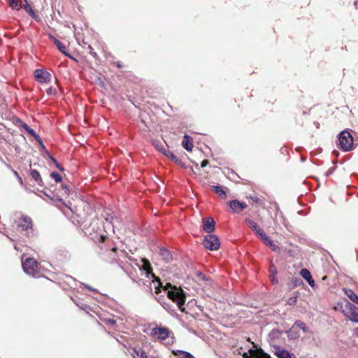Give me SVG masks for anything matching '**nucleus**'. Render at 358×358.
Returning a JSON list of instances; mask_svg holds the SVG:
<instances>
[{"mask_svg":"<svg viewBox=\"0 0 358 358\" xmlns=\"http://www.w3.org/2000/svg\"><path fill=\"white\" fill-rule=\"evenodd\" d=\"M173 290H169L167 293L169 299H171L173 302L176 303L180 311H185L184 304L185 303L186 296L184 291L176 286H173Z\"/></svg>","mask_w":358,"mask_h":358,"instance_id":"nucleus-1","label":"nucleus"},{"mask_svg":"<svg viewBox=\"0 0 358 358\" xmlns=\"http://www.w3.org/2000/svg\"><path fill=\"white\" fill-rule=\"evenodd\" d=\"M22 266L24 271L32 277H39V263L32 257L22 259Z\"/></svg>","mask_w":358,"mask_h":358,"instance_id":"nucleus-2","label":"nucleus"},{"mask_svg":"<svg viewBox=\"0 0 358 358\" xmlns=\"http://www.w3.org/2000/svg\"><path fill=\"white\" fill-rule=\"evenodd\" d=\"M17 228L20 232L29 236L33 232V221L31 218L27 215H22L19 220Z\"/></svg>","mask_w":358,"mask_h":358,"instance_id":"nucleus-3","label":"nucleus"},{"mask_svg":"<svg viewBox=\"0 0 358 358\" xmlns=\"http://www.w3.org/2000/svg\"><path fill=\"white\" fill-rule=\"evenodd\" d=\"M339 145L343 151H350L353 147V138L348 131H343L339 134Z\"/></svg>","mask_w":358,"mask_h":358,"instance_id":"nucleus-4","label":"nucleus"},{"mask_svg":"<svg viewBox=\"0 0 358 358\" xmlns=\"http://www.w3.org/2000/svg\"><path fill=\"white\" fill-rule=\"evenodd\" d=\"M203 245L209 250H217L220 248V243L218 237L214 234H207L204 236Z\"/></svg>","mask_w":358,"mask_h":358,"instance_id":"nucleus-5","label":"nucleus"},{"mask_svg":"<svg viewBox=\"0 0 358 358\" xmlns=\"http://www.w3.org/2000/svg\"><path fill=\"white\" fill-rule=\"evenodd\" d=\"M343 312L349 320L355 322H358V308L355 305L348 302L345 305Z\"/></svg>","mask_w":358,"mask_h":358,"instance_id":"nucleus-6","label":"nucleus"},{"mask_svg":"<svg viewBox=\"0 0 358 358\" xmlns=\"http://www.w3.org/2000/svg\"><path fill=\"white\" fill-rule=\"evenodd\" d=\"M230 211L233 213H240L248 207L245 202H241L238 199H234L227 203Z\"/></svg>","mask_w":358,"mask_h":358,"instance_id":"nucleus-7","label":"nucleus"},{"mask_svg":"<svg viewBox=\"0 0 358 358\" xmlns=\"http://www.w3.org/2000/svg\"><path fill=\"white\" fill-rule=\"evenodd\" d=\"M34 76L36 80L41 83H50L51 80V74L44 69H36Z\"/></svg>","mask_w":358,"mask_h":358,"instance_id":"nucleus-8","label":"nucleus"},{"mask_svg":"<svg viewBox=\"0 0 358 358\" xmlns=\"http://www.w3.org/2000/svg\"><path fill=\"white\" fill-rule=\"evenodd\" d=\"M170 331L166 327H155L151 331V336H155L159 340L164 341L169 336Z\"/></svg>","mask_w":358,"mask_h":358,"instance_id":"nucleus-9","label":"nucleus"},{"mask_svg":"<svg viewBox=\"0 0 358 358\" xmlns=\"http://www.w3.org/2000/svg\"><path fill=\"white\" fill-rule=\"evenodd\" d=\"M245 222L259 238L264 234V230L253 220L246 217Z\"/></svg>","mask_w":358,"mask_h":358,"instance_id":"nucleus-10","label":"nucleus"},{"mask_svg":"<svg viewBox=\"0 0 358 358\" xmlns=\"http://www.w3.org/2000/svg\"><path fill=\"white\" fill-rule=\"evenodd\" d=\"M203 229L208 234L212 233L215 230V222L211 217L203 218Z\"/></svg>","mask_w":358,"mask_h":358,"instance_id":"nucleus-11","label":"nucleus"},{"mask_svg":"<svg viewBox=\"0 0 358 358\" xmlns=\"http://www.w3.org/2000/svg\"><path fill=\"white\" fill-rule=\"evenodd\" d=\"M259 238L274 252H280V248L264 233Z\"/></svg>","mask_w":358,"mask_h":358,"instance_id":"nucleus-12","label":"nucleus"},{"mask_svg":"<svg viewBox=\"0 0 358 358\" xmlns=\"http://www.w3.org/2000/svg\"><path fill=\"white\" fill-rule=\"evenodd\" d=\"M182 145L186 150L192 151L194 146L192 138L188 135H185L182 141Z\"/></svg>","mask_w":358,"mask_h":358,"instance_id":"nucleus-13","label":"nucleus"},{"mask_svg":"<svg viewBox=\"0 0 358 358\" xmlns=\"http://www.w3.org/2000/svg\"><path fill=\"white\" fill-rule=\"evenodd\" d=\"M163 154L171 159L176 164L180 165L181 166H184L182 162L169 149H164Z\"/></svg>","mask_w":358,"mask_h":358,"instance_id":"nucleus-14","label":"nucleus"},{"mask_svg":"<svg viewBox=\"0 0 358 358\" xmlns=\"http://www.w3.org/2000/svg\"><path fill=\"white\" fill-rule=\"evenodd\" d=\"M141 261L143 262L141 269L145 271L146 272L147 275L152 274V275L154 276L157 279V278L155 276L154 273H152V268L150 261L145 258H143L141 259Z\"/></svg>","mask_w":358,"mask_h":358,"instance_id":"nucleus-15","label":"nucleus"},{"mask_svg":"<svg viewBox=\"0 0 358 358\" xmlns=\"http://www.w3.org/2000/svg\"><path fill=\"white\" fill-rule=\"evenodd\" d=\"M52 38H53V41H54L55 44L56 45V46L57 47L59 50L64 55H66L70 58H72V56L70 54H69L68 52L66 51V48L65 45H64L61 41L57 40L56 38L52 37Z\"/></svg>","mask_w":358,"mask_h":358,"instance_id":"nucleus-16","label":"nucleus"},{"mask_svg":"<svg viewBox=\"0 0 358 358\" xmlns=\"http://www.w3.org/2000/svg\"><path fill=\"white\" fill-rule=\"evenodd\" d=\"M343 292L349 299L356 304H358V296L350 289L343 288Z\"/></svg>","mask_w":358,"mask_h":358,"instance_id":"nucleus-17","label":"nucleus"},{"mask_svg":"<svg viewBox=\"0 0 358 358\" xmlns=\"http://www.w3.org/2000/svg\"><path fill=\"white\" fill-rule=\"evenodd\" d=\"M211 189L215 194H218L222 199L227 198V193L222 186L213 185L211 186Z\"/></svg>","mask_w":358,"mask_h":358,"instance_id":"nucleus-18","label":"nucleus"},{"mask_svg":"<svg viewBox=\"0 0 358 358\" xmlns=\"http://www.w3.org/2000/svg\"><path fill=\"white\" fill-rule=\"evenodd\" d=\"M159 255L165 262H169L172 259V256L170 252L164 248H162L159 250Z\"/></svg>","mask_w":358,"mask_h":358,"instance_id":"nucleus-19","label":"nucleus"},{"mask_svg":"<svg viewBox=\"0 0 358 358\" xmlns=\"http://www.w3.org/2000/svg\"><path fill=\"white\" fill-rule=\"evenodd\" d=\"M249 198L253 203H257L259 206L263 207V208L264 207L265 199L263 196H258L257 195L254 194V195L250 196Z\"/></svg>","mask_w":358,"mask_h":358,"instance_id":"nucleus-20","label":"nucleus"},{"mask_svg":"<svg viewBox=\"0 0 358 358\" xmlns=\"http://www.w3.org/2000/svg\"><path fill=\"white\" fill-rule=\"evenodd\" d=\"M131 355H132L133 358H147L146 353L141 348L134 349Z\"/></svg>","mask_w":358,"mask_h":358,"instance_id":"nucleus-21","label":"nucleus"},{"mask_svg":"<svg viewBox=\"0 0 358 358\" xmlns=\"http://www.w3.org/2000/svg\"><path fill=\"white\" fill-rule=\"evenodd\" d=\"M173 353L178 356L179 358H195L192 355H191L189 352L182 351V350H177L173 351Z\"/></svg>","mask_w":358,"mask_h":358,"instance_id":"nucleus-22","label":"nucleus"},{"mask_svg":"<svg viewBox=\"0 0 358 358\" xmlns=\"http://www.w3.org/2000/svg\"><path fill=\"white\" fill-rule=\"evenodd\" d=\"M30 176L38 185H41L42 182V178H41V175L38 171L34 169L31 170Z\"/></svg>","mask_w":358,"mask_h":358,"instance_id":"nucleus-23","label":"nucleus"},{"mask_svg":"<svg viewBox=\"0 0 358 358\" xmlns=\"http://www.w3.org/2000/svg\"><path fill=\"white\" fill-rule=\"evenodd\" d=\"M9 6L12 9L20 10L22 8L20 0H9Z\"/></svg>","mask_w":358,"mask_h":358,"instance_id":"nucleus-24","label":"nucleus"},{"mask_svg":"<svg viewBox=\"0 0 358 358\" xmlns=\"http://www.w3.org/2000/svg\"><path fill=\"white\" fill-rule=\"evenodd\" d=\"M301 276L307 281L312 277L310 272L306 268H302L300 272Z\"/></svg>","mask_w":358,"mask_h":358,"instance_id":"nucleus-25","label":"nucleus"},{"mask_svg":"<svg viewBox=\"0 0 358 358\" xmlns=\"http://www.w3.org/2000/svg\"><path fill=\"white\" fill-rule=\"evenodd\" d=\"M279 358H291V355L285 350H280L277 352Z\"/></svg>","mask_w":358,"mask_h":358,"instance_id":"nucleus-26","label":"nucleus"},{"mask_svg":"<svg viewBox=\"0 0 358 358\" xmlns=\"http://www.w3.org/2000/svg\"><path fill=\"white\" fill-rule=\"evenodd\" d=\"M297 294H294V296H291L287 299V303L291 306L295 305L297 301Z\"/></svg>","mask_w":358,"mask_h":358,"instance_id":"nucleus-27","label":"nucleus"},{"mask_svg":"<svg viewBox=\"0 0 358 358\" xmlns=\"http://www.w3.org/2000/svg\"><path fill=\"white\" fill-rule=\"evenodd\" d=\"M294 325L301 328V329H303V331H306V324L304 322H303L301 320H297L294 323Z\"/></svg>","mask_w":358,"mask_h":358,"instance_id":"nucleus-28","label":"nucleus"},{"mask_svg":"<svg viewBox=\"0 0 358 358\" xmlns=\"http://www.w3.org/2000/svg\"><path fill=\"white\" fill-rule=\"evenodd\" d=\"M292 282L295 287L300 286L303 284V280L300 278H294Z\"/></svg>","mask_w":358,"mask_h":358,"instance_id":"nucleus-29","label":"nucleus"},{"mask_svg":"<svg viewBox=\"0 0 358 358\" xmlns=\"http://www.w3.org/2000/svg\"><path fill=\"white\" fill-rule=\"evenodd\" d=\"M23 128L31 136H36V132L34 129H31L27 124L23 125Z\"/></svg>","mask_w":358,"mask_h":358,"instance_id":"nucleus-30","label":"nucleus"},{"mask_svg":"<svg viewBox=\"0 0 358 358\" xmlns=\"http://www.w3.org/2000/svg\"><path fill=\"white\" fill-rule=\"evenodd\" d=\"M51 177L54 178L57 182H59L62 181V176L58 173L52 172L51 173Z\"/></svg>","mask_w":358,"mask_h":358,"instance_id":"nucleus-31","label":"nucleus"},{"mask_svg":"<svg viewBox=\"0 0 358 358\" xmlns=\"http://www.w3.org/2000/svg\"><path fill=\"white\" fill-rule=\"evenodd\" d=\"M269 273H270V275H276L277 268L273 264H271L270 265Z\"/></svg>","mask_w":358,"mask_h":358,"instance_id":"nucleus-32","label":"nucleus"},{"mask_svg":"<svg viewBox=\"0 0 358 358\" xmlns=\"http://www.w3.org/2000/svg\"><path fill=\"white\" fill-rule=\"evenodd\" d=\"M87 48L89 49V53L92 56H93L94 58H96L97 57V54L94 51V48L91 45H88Z\"/></svg>","mask_w":358,"mask_h":358,"instance_id":"nucleus-33","label":"nucleus"},{"mask_svg":"<svg viewBox=\"0 0 358 358\" xmlns=\"http://www.w3.org/2000/svg\"><path fill=\"white\" fill-rule=\"evenodd\" d=\"M108 239V237L106 235H101L98 238V242L103 243H105Z\"/></svg>","mask_w":358,"mask_h":358,"instance_id":"nucleus-34","label":"nucleus"},{"mask_svg":"<svg viewBox=\"0 0 358 358\" xmlns=\"http://www.w3.org/2000/svg\"><path fill=\"white\" fill-rule=\"evenodd\" d=\"M46 92L48 94H55L57 93L56 89L53 87H49Z\"/></svg>","mask_w":358,"mask_h":358,"instance_id":"nucleus-35","label":"nucleus"},{"mask_svg":"<svg viewBox=\"0 0 358 358\" xmlns=\"http://www.w3.org/2000/svg\"><path fill=\"white\" fill-rule=\"evenodd\" d=\"M259 350L261 351V352L259 358H271L270 355L264 352L261 349Z\"/></svg>","mask_w":358,"mask_h":358,"instance_id":"nucleus-36","label":"nucleus"},{"mask_svg":"<svg viewBox=\"0 0 358 358\" xmlns=\"http://www.w3.org/2000/svg\"><path fill=\"white\" fill-rule=\"evenodd\" d=\"M52 162L55 164L56 167H57L58 169H59L60 171H63V170H64V169L62 168V166H61V164H59V163L57 162V160H56L55 159L52 158Z\"/></svg>","mask_w":358,"mask_h":358,"instance_id":"nucleus-37","label":"nucleus"},{"mask_svg":"<svg viewBox=\"0 0 358 358\" xmlns=\"http://www.w3.org/2000/svg\"><path fill=\"white\" fill-rule=\"evenodd\" d=\"M26 10L29 13V14L32 16L33 17L36 18V15H35L34 10L31 9V8H29V10L27 8V7L25 8Z\"/></svg>","mask_w":358,"mask_h":358,"instance_id":"nucleus-38","label":"nucleus"},{"mask_svg":"<svg viewBox=\"0 0 358 358\" xmlns=\"http://www.w3.org/2000/svg\"><path fill=\"white\" fill-rule=\"evenodd\" d=\"M270 279L272 282V284L275 285L278 283V279L276 278L275 275H270Z\"/></svg>","mask_w":358,"mask_h":358,"instance_id":"nucleus-39","label":"nucleus"},{"mask_svg":"<svg viewBox=\"0 0 358 358\" xmlns=\"http://www.w3.org/2000/svg\"><path fill=\"white\" fill-rule=\"evenodd\" d=\"M173 286L170 282H167L166 285L164 287V289L166 290L168 288H171V290H173Z\"/></svg>","mask_w":358,"mask_h":358,"instance_id":"nucleus-40","label":"nucleus"},{"mask_svg":"<svg viewBox=\"0 0 358 358\" xmlns=\"http://www.w3.org/2000/svg\"><path fill=\"white\" fill-rule=\"evenodd\" d=\"M113 217L109 215H107L106 217H105V220L106 222H108L110 224H112Z\"/></svg>","mask_w":358,"mask_h":358,"instance_id":"nucleus-41","label":"nucleus"},{"mask_svg":"<svg viewBox=\"0 0 358 358\" xmlns=\"http://www.w3.org/2000/svg\"><path fill=\"white\" fill-rule=\"evenodd\" d=\"M157 280L159 282V287H156L155 292H156V294H159L161 292L160 287L162 286V284H161L159 278H157Z\"/></svg>","mask_w":358,"mask_h":358,"instance_id":"nucleus-42","label":"nucleus"},{"mask_svg":"<svg viewBox=\"0 0 358 358\" xmlns=\"http://www.w3.org/2000/svg\"><path fill=\"white\" fill-rule=\"evenodd\" d=\"M307 282H308V283L309 284V285L310 287H314V286H315V281H314V280L313 279L312 277L310 278V280H308Z\"/></svg>","mask_w":358,"mask_h":358,"instance_id":"nucleus-43","label":"nucleus"},{"mask_svg":"<svg viewBox=\"0 0 358 358\" xmlns=\"http://www.w3.org/2000/svg\"><path fill=\"white\" fill-rule=\"evenodd\" d=\"M208 164H209L208 160V159H204V160H203V161H202V162H201V167H205V166H206Z\"/></svg>","mask_w":358,"mask_h":358,"instance_id":"nucleus-44","label":"nucleus"},{"mask_svg":"<svg viewBox=\"0 0 358 358\" xmlns=\"http://www.w3.org/2000/svg\"><path fill=\"white\" fill-rule=\"evenodd\" d=\"M155 147L159 150L161 151L162 153H163V151H164V149H165L164 148H163L162 145H158V144H156L155 145Z\"/></svg>","mask_w":358,"mask_h":358,"instance_id":"nucleus-45","label":"nucleus"},{"mask_svg":"<svg viewBox=\"0 0 358 358\" xmlns=\"http://www.w3.org/2000/svg\"><path fill=\"white\" fill-rule=\"evenodd\" d=\"M243 358H251V357L249 356L247 352H245L243 354Z\"/></svg>","mask_w":358,"mask_h":358,"instance_id":"nucleus-46","label":"nucleus"},{"mask_svg":"<svg viewBox=\"0 0 358 358\" xmlns=\"http://www.w3.org/2000/svg\"><path fill=\"white\" fill-rule=\"evenodd\" d=\"M249 352H250V354L251 355H255V351L254 350H252V349H250V350H249Z\"/></svg>","mask_w":358,"mask_h":358,"instance_id":"nucleus-47","label":"nucleus"},{"mask_svg":"<svg viewBox=\"0 0 358 358\" xmlns=\"http://www.w3.org/2000/svg\"><path fill=\"white\" fill-rule=\"evenodd\" d=\"M111 251H112L113 252H114V253H116V252H117V248H115V247H114V248H113L111 249Z\"/></svg>","mask_w":358,"mask_h":358,"instance_id":"nucleus-48","label":"nucleus"},{"mask_svg":"<svg viewBox=\"0 0 358 358\" xmlns=\"http://www.w3.org/2000/svg\"><path fill=\"white\" fill-rule=\"evenodd\" d=\"M17 179H18V180H19V182H20V184H22V183H23L22 179V178H21L20 176H18V177H17Z\"/></svg>","mask_w":358,"mask_h":358,"instance_id":"nucleus-49","label":"nucleus"},{"mask_svg":"<svg viewBox=\"0 0 358 358\" xmlns=\"http://www.w3.org/2000/svg\"><path fill=\"white\" fill-rule=\"evenodd\" d=\"M117 66L118 68H122V64L120 62H118L117 64Z\"/></svg>","mask_w":358,"mask_h":358,"instance_id":"nucleus-50","label":"nucleus"},{"mask_svg":"<svg viewBox=\"0 0 358 358\" xmlns=\"http://www.w3.org/2000/svg\"><path fill=\"white\" fill-rule=\"evenodd\" d=\"M13 173H14L15 176H16L17 178L18 176H19V174H18V173H17V171H13Z\"/></svg>","mask_w":358,"mask_h":358,"instance_id":"nucleus-51","label":"nucleus"},{"mask_svg":"<svg viewBox=\"0 0 358 358\" xmlns=\"http://www.w3.org/2000/svg\"><path fill=\"white\" fill-rule=\"evenodd\" d=\"M62 187L66 189V192H67L69 191V189H68V188L66 187V185L65 186L62 185Z\"/></svg>","mask_w":358,"mask_h":358,"instance_id":"nucleus-52","label":"nucleus"},{"mask_svg":"<svg viewBox=\"0 0 358 358\" xmlns=\"http://www.w3.org/2000/svg\"><path fill=\"white\" fill-rule=\"evenodd\" d=\"M326 279H327V276H326V275H325V276H324V277L322 278V280H326Z\"/></svg>","mask_w":358,"mask_h":358,"instance_id":"nucleus-53","label":"nucleus"}]
</instances>
